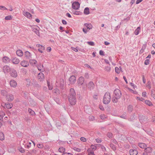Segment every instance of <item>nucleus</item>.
Listing matches in <instances>:
<instances>
[{"mask_svg": "<svg viewBox=\"0 0 155 155\" xmlns=\"http://www.w3.org/2000/svg\"><path fill=\"white\" fill-rule=\"evenodd\" d=\"M68 99L71 105H74L75 104L76 102V94L74 88L70 89L68 96Z\"/></svg>", "mask_w": 155, "mask_h": 155, "instance_id": "1", "label": "nucleus"}, {"mask_svg": "<svg viewBox=\"0 0 155 155\" xmlns=\"http://www.w3.org/2000/svg\"><path fill=\"white\" fill-rule=\"evenodd\" d=\"M121 96V91L118 89H116L114 90V97L112 98V101L114 103H116Z\"/></svg>", "mask_w": 155, "mask_h": 155, "instance_id": "2", "label": "nucleus"}, {"mask_svg": "<svg viewBox=\"0 0 155 155\" xmlns=\"http://www.w3.org/2000/svg\"><path fill=\"white\" fill-rule=\"evenodd\" d=\"M111 100L110 94L109 92H107L104 94L103 102L104 104H108Z\"/></svg>", "mask_w": 155, "mask_h": 155, "instance_id": "3", "label": "nucleus"}, {"mask_svg": "<svg viewBox=\"0 0 155 155\" xmlns=\"http://www.w3.org/2000/svg\"><path fill=\"white\" fill-rule=\"evenodd\" d=\"M139 121L141 123H145L147 121V118L144 116H139Z\"/></svg>", "mask_w": 155, "mask_h": 155, "instance_id": "4", "label": "nucleus"}, {"mask_svg": "<svg viewBox=\"0 0 155 155\" xmlns=\"http://www.w3.org/2000/svg\"><path fill=\"white\" fill-rule=\"evenodd\" d=\"M84 79L83 77H80L77 82L79 86H81L84 84Z\"/></svg>", "mask_w": 155, "mask_h": 155, "instance_id": "5", "label": "nucleus"}, {"mask_svg": "<svg viewBox=\"0 0 155 155\" xmlns=\"http://www.w3.org/2000/svg\"><path fill=\"white\" fill-rule=\"evenodd\" d=\"M72 6L74 9L77 10L80 7V4L78 2H75L72 3Z\"/></svg>", "mask_w": 155, "mask_h": 155, "instance_id": "6", "label": "nucleus"}, {"mask_svg": "<svg viewBox=\"0 0 155 155\" xmlns=\"http://www.w3.org/2000/svg\"><path fill=\"white\" fill-rule=\"evenodd\" d=\"M9 74L11 76L16 78L17 76V73L16 71L13 68L12 69L11 71L9 72Z\"/></svg>", "mask_w": 155, "mask_h": 155, "instance_id": "7", "label": "nucleus"}, {"mask_svg": "<svg viewBox=\"0 0 155 155\" xmlns=\"http://www.w3.org/2000/svg\"><path fill=\"white\" fill-rule=\"evenodd\" d=\"M12 69L8 65H5L3 68V71L5 73H9Z\"/></svg>", "mask_w": 155, "mask_h": 155, "instance_id": "8", "label": "nucleus"}, {"mask_svg": "<svg viewBox=\"0 0 155 155\" xmlns=\"http://www.w3.org/2000/svg\"><path fill=\"white\" fill-rule=\"evenodd\" d=\"M14 99L13 95L11 94H9L6 96V99L8 101H11Z\"/></svg>", "mask_w": 155, "mask_h": 155, "instance_id": "9", "label": "nucleus"}, {"mask_svg": "<svg viewBox=\"0 0 155 155\" xmlns=\"http://www.w3.org/2000/svg\"><path fill=\"white\" fill-rule=\"evenodd\" d=\"M94 87V83L92 81H90L87 85L88 88L90 90L93 89Z\"/></svg>", "mask_w": 155, "mask_h": 155, "instance_id": "10", "label": "nucleus"}, {"mask_svg": "<svg viewBox=\"0 0 155 155\" xmlns=\"http://www.w3.org/2000/svg\"><path fill=\"white\" fill-rule=\"evenodd\" d=\"M76 78L75 76L72 75L69 78V81L71 84H73L76 81Z\"/></svg>", "mask_w": 155, "mask_h": 155, "instance_id": "11", "label": "nucleus"}, {"mask_svg": "<svg viewBox=\"0 0 155 155\" xmlns=\"http://www.w3.org/2000/svg\"><path fill=\"white\" fill-rule=\"evenodd\" d=\"M20 64L23 67H26L29 65V64L28 61L24 60L20 62Z\"/></svg>", "mask_w": 155, "mask_h": 155, "instance_id": "12", "label": "nucleus"}, {"mask_svg": "<svg viewBox=\"0 0 155 155\" xmlns=\"http://www.w3.org/2000/svg\"><path fill=\"white\" fill-rule=\"evenodd\" d=\"M22 13L23 15L28 18L30 19L31 18L32 15L29 12L24 11Z\"/></svg>", "mask_w": 155, "mask_h": 155, "instance_id": "13", "label": "nucleus"}, {"mask_svg": "<svg viewBox=\"0 0 155 155\" xmlns=\"http://www.w3.org/2000/svg\"><path fill=\"white\" fill-rule=\"evenodd\" d=\"M144 151L145 152L144 153H146L147 154H149L152 153V149L150 147H148L145 148Z\"/></svg>", "mask_w": 155, "mask_h": 155, "instance_id": "14", "label": "nucleus"}, {"mask_svg": "<svg viewBox=\"0 0 155 155\" xmlns=\"http://www.w3.org/2000/svg\"><path fill=\"white\" fill-rule=\"evenodd\" d=\"M129 153L130 155H137L138 152L136 150L131 149L129 151Z\"/></svg>", "mask_w": 155, "mask_h": 155, "instance_id": "15", "label": "nucleus"}, {"mask_svg": "<svg viewBox=\"0 0 155 155\" xmlns=\"http://www.w3.org/2000/svg\"><path fill=\"white\" fill-rule=\"evenodd\" d=\"M2 61L5 63H7L10 62L11 59L6 56L4 57L2 59Z\"/></svg>", "mask_w": 155, "mask_h": 155, "instance_id": "16", "label": "nucleus"}, {"mask_svg": "<svg viewBox=\"0 0 155 155\" xmlns=\"http://www.w3.org/2000/svg\"><path fill=\"white\" fill-rule=\"evenodd\" d=\"M12 61L14 64H18L20 62L19 60L16 58H12Z\"/></svg>", "mask_w": 155, "mask_h": 155, "instance_id": "17", "label": "nucleus"}, {"mask_svg": "<svg viewBox=\"0 0 155 155\" xmlns=\"http://www.w3.org/2000/svg\"><path fill=\"white\" fill-rule=\"evenodd\" d=\"M38 70L41 71L43 72L44 71V69H42L43 68V66L41 63H39L38 66H37Z\"/></svg>", "mask_w": 155, "mask_h": 155, "instance_id": "18", "label": "nucleus"}, {"mask_svg": "<svg viewBox=\"0 0 155 155\" xmlns=\"http://www.w3.org/2000/svg\"><path fill=\"white\" fill-rule=\"evenodd\" d=\"M60 87L62 89H63L64 86V81L63 79H60Z\"/></svg>", "mask_w": 155, "mask_h": 155, "instance_id": "19", "label": "nucleus"}, {"mask_svg": "<svg viewBox=\"0 0 155 155\" xmlns=\"http://www.w3.org/2000/svg\"><path fill=\"white\" fill-rule=\"evenodd\" d=\"M10 85L12 87H15L17 85V83L14 80H11L10 82Z\"/></svg>", "mask_w": 155, "mask_h": 155, "instance_id": "20", "label": "nucleus"}, {"mask_svg": "<svg viewBox=\"0 0 155 155\" xmlns=\"http://www.w3.org/2000/svg\"><path fill=\"white\" fill-rule=\"evenodd\" d=\"M84 26L87 28V30H90L92 28V26L91 24L85 23Z\"/></svg>", "mask_w": 155, "mask_h": 155, "instance_id": "21", "label": "nucleus"}, {"mask_svg": "<svg viewBox=\"0 0 155 155\" xmlns=\"http://www.w3.org/2000/svg\"><path fill=\"white\" fill-rule=\"evenodd\" d=\"M25 55L26 59H29L31 58V55L30 53L28 51H26L25 52Z\"/></svg>", "mask_w": 155, "mask_h": 155, "instance_id": "22", "label": "nucleus"}, {"mask_svg": "<svg viewBox=\"0 0 155 155\" xmlns=\"http://www.w3.org/2000/svg\"><path fill=\"white\" fill-rule=\"evenodd\" d=\"M29 63L31 64L32 65H35L37 64V62L35 60L30 59L29 60Z\"/></svg>", "mask_w": 155, "mask_h": 155, "instance_id": "23", "label": "nucleus"}, {"mask_svg": "<svg viewBox=\"0 0 155 155\" xmlns=\"http://www.w3.org/2000/svg\"><path fill=\"white\" fill-rule=\"evenodd\" d=\"M138 146L140 148L143 149L146 148L147 147L146 144L142 143H138Z\"/></svg>", "mask_w": 155, "mask_h": 155, "instance_id": "24", "label": "nucleus"}, {"mask_svg": "<svg viewBox=\"0 0 155 155\" xmlns=\"http://www.w3.org/2000/svg\"><path fill=\"white\" fill-rule=\"evenodd\" d=\"M16 54L19 56L21 57L23 55V53L21 50H18L16 51Z\"/></svg>", "mask_w": 155, "mask_h": 155, "instance_id": "25", "label": "nucleus"}, {"mask_svg": "<svg viewBox=\"0 0 155 155\" xmlns=\"http://www.w3.org/2000/svg\"><path fill=\"white\" fill-rule=\"evenodd\" d=\"M38 78L39 79L42 80L44 78V75L43 73H40L38 74Z\"/></svg>", "mask_w": 155, "mask_h": 155, "instance_id": "26", "label": "nucleus"}, {"mask_svg": "<svg viewBox=\"0 0 155 155\" xmlns=\"http://www.w3.org/2000/svg\"><path fill=\"white\" fill-rule=\"evenodd\" d=\"M133 110V106L131 105H129L127 107V110L128 112L130 113Z\"/></svg>", "mask_w": 155, "mask_h": 155, "instance_id": "27", "label": "nucleus"}, {"mask_svg": "<svg viewBox=\"0 0 155 155\" xmlns=\"http://www.w3.org/2000/svg\"><path fill=\"white\" fill-rule=\"evenodd\" d=\"M5 106L7 109H10L12 107L13 105L12 104H5Z\"/></svg>", "mask_w": 155, "mask_h": 155, "instance_id": "28", "label": "nucleus"}, {"mask_svg": "<svg viewBox=\"0 0 155 155\" xmlns=\"http://www.w3.org/2000/svg\"><path fill=\"white\" fill-rule=\"evenodd\" d=\"M84 12L85 15H88L90 13L89 8L88 7L85 8L84 9Z\"/></svg>", "mask_w": 155, "mask_h": 155, "instance_id": "29", "label": "nucleus"}, {"mask_svg": "<svg viewBox=\"0 0 155 155\" xmlns=\"http://www.w3.org/2000/svg\"><path fill=\"white\" fill-rule=\"evenodd\" d=\"M28 111L29 113L32 116H34L35 114V112L30 108L28 109Z\"/></svg>", "mask_w": 155, "mask_h": 155, "instance_id": "30", "label": "nucleus"}, {"mask_svg": "<svg viewBox=\"0 0 155 155\" xmlns=\"http://www.w3.org/2000/svg\"><path fill=\"white\" fill-rule=\"evenodd\" d=\"M88 155H95L93 151L91 150L90 149H88L87 150Z\"/></svg>", "mask_w": 155, "mask_h": 155, "instance_id": "31", "label": "nucleus"}, {"mask_svg": "<svg viewBox=\"0 0 155 155\" xmlns=\"http://www.w3.org/2000/svg\"><path fill=\"white\" fill-rule=\"evenodd\" d=\"M140 30V28L139 27H138L137 28V29L134 32V33L136 35H137L139 34Z\"/></svg>", "mask_w": 155, "mask_h": 155, "instance_id": "32", "label": "nucleus"}, {"mask_svg": "<svg viewBox=\"0 0 155 155\" xmlns=\"http://www.w3.org/2000/svg\"><path fill=\"white\" fill-rule=\"evenodd\" d=\"M145 103L149 106L153 105L152 102L148 100H146L145 101Z\"/></svg>", "mask_w": 155, "mask_h": 155, "instance_id": "33", "label": "nucleus"}, {"mask_svg": "<svg viewBox=\"0 0 155 155\" xmlns=\"http://www.w3.org/2000/svg\"><path fill=\"white\" fill-rule=\"evenodd\" d=\"M58 150L60 152L64 153L65 151V149L63 147H61L58 149Z\"/></svg>", "mask_w": 155, "mask_h": 155, "instance_id": "34", "label": "nucleus"}, {"mask_svg": "<svg viewBox=\"0 0 155 155\" xmlns=\"http://www.w3.org/2000/svg\"><path fill=\"white\" fill-rule=\"evenodd\" d=\"M151 96L154 99H155V92L153 90H152L151 91Z\"/></svg>", "mask_w": 155, "mask_h": 155, "instance_id": "35", "label": "nucleus"}, {"mask_svg": "<svg viewBox=\"0 0 155 155\" xmlns=\"http://www.w3.org/2000/svg\"><path fill=\"white\" fill-rule=\"evenodd\" d=\"M4 139V136L3 133L0 132V140H3Z\"/></svg>", "mask_w": 155, "mask_h": 155, "instance_id": "36", "label": "nucleus"}, {"mask_svg": "<svg viewBox=\"0 0 155 155\" xmlns=\"http://www.w3.org/2000/svg\"><path fill=\"white\" fill-rule=\"evenodd\" d=\"M2 115H0V121H2L3 120V117L5 116V113L3 111H2Z\"/></svg>", "mask_w": 155, "mask_h": 155, "instance_id": "37", "label": "nucleus"}, {"mask_svg": "<svg viewBox=\"0 0 155 155\" xmlns=\"http://www.w3.org/2000/svg\"><path fill=\"white\" fill-rule=\"evenodd\" d=\"M110 147L112 148V149L114 150H115L116 149V148L115 147V145L112 143H110Z\"/></svg>", "mask_w": 155, "mask_h": 155, "instance_id": "38", "label": "nucleus"}, {"mask_svg": "<svg viewBox=\"0 0 155 155\" xmlns=\"http://www.w3.org/2000/svg\"><path fill=\"white\" fill-rule=\"evenodd\" d=\"M134 116L135 114H134L133 115L130 116V118L129 119V120L130 121H133L135 119Z\"/></svg>", "mask_w": 155, "mask_h": 155, "instance_id": "39", "label": "nucleus"}, {"mask_svg": "<svg viewBox=\"0 0 155 155\" xmlns=\"http://www.w3.org/2000/svg\"><path fill=\"white\" fill-rule=\"evenodd\" d=\"M99 117L102 120L104 119L107 117L106 115L103 114L100 115Z\"/></svg>", "mask_w": 155, "mask_h": 155, "instance_id": "40", "label": "nucleus"}, {"mask_svg": "<svg viewBox=\"0 0 155 155\" xmlns=\"http://www.w3.org/2000/svg\"><path fill=\"white\" fill-rule=\"evenodd\" d=\"M32 31H33L34 32H35L37 35H38L39 34V31L36 28H33L32 29Z\"/></svg>", "mask_w": 155, "mask_h": 155, "instance_id": "41", "label": "nucleus"}, {"mask_svg": "<svg viewBox=\"0 0 155 155\" xmlns=\"http://www.w3.org/2000/svg\"><path fill=\"white\" fill-rule=\"evenodd\" d=\"M1 94L3 96L6 95L7 92L5 90H2L1 91Z\"/></svg>", "mask_w": 155, "mask_h": 155, "instance_id": "42", "label": "nucleus"}, {"mask_svg": "<svg viewBox=\"0 0 155 155\" xmlns=\"http://www.w3.org/2000/svg\"><path fill=\"white\" fill-rule=\"evenodd\" d=\"M12 18V16L11 15H8L5 17V19L6 20H10Z\"/></svg>", "mask_w": 155, "mask_h": 155, "instance_id": "43", "label": "nucleus"}, {"mask_svg": "<svg viewBox=\"0 0 155 155\" xmlns=\"http://www.w3.org/2000/svg\"><path fill=\"white\" fill-rule=\"evenodd\" d=\"M145 131L147 133V134L148 135H149L151 136H153V134L152 132V131H151V130H149V131L146 130V131Z\"/></svg>", "mask_w": 155, "mask_h": 155, "instance_id": "44", "label": "nucleus"}, {"mask_svg": "<svg viewBox=\"0 0 155 155\" xmlns=\"http://www.w3.org/2000/svg\"><path fill=\"white\" fill-rule=\"evenodd\" d=\"M115 72L117 74H119L120 72V70L117 67H116L115 68Z\"/></svg>", "mask_w": 155, "mask_h": 155, "instance_id": "45", "label": "nucleus"}, {"mask_svg": "<svg viewBox=\"0 0 155 155\" xmlns=\"http://www.w3.org/2000/svg\"><path fill=\"white\" fill-rule=\"evenodd\" d=\"M91 149L93 150H95L97 148V146L93 145H91Z\"/></svg>", "mask_w": 155, "mask_h": 155, "instance_id": "46", "label": "nucleus"}, {"mask_svg": "<svg viewBox=\"0 0 155 155\" xmlns=\"http://www.w3.org/2000/svg\"><path fill=\"white\" fill-rule=\"evenodd\" d=\"M19 150L20 152L21 153H24L25 152L24 149L22 147H21L19 149Z\"/></svg>", "mask_w": 155, "mask_h": 155, "instance_id": "47", "label": "nucleus"}, {"mask_svg": "<svg viewBox=\"0 0 155 155\" xmlns=\"http://www.w3.org/2000/svg\"><path fill=\"white\" fill-rule=\"evenodd\" d=\"M149 64V60L148 59H146L144 61V64L145 65H148Z\"/></svg>", "mask_w": 155, "mask_h": 155, "instance_id": "48", "label": "nucleus"}, {"mask_svg": "<svg viewBox=\"0 0 155 155\" xmlns=\"http://www.w3.org/2000/svg\"><path fill=\"white\" fill-rule=\"evenodd\" d=\"M37 147L38 148H43L44 147L43 144H38L37 145Z\"/></svg>", "mask_w": 155, "mask_h": 155, "instance_id": "49", "label": "nucleus"}, {"mask_svg": "<svg viewBox=\"0 0 155 155\" xmlns=\"http://www.w3.org/2000/svg\"><path fill=\"white\" fill-rule=\"evenodd\" d=\"M47 84L48 85V89L49 90H51L52 89V87L51 86L50 84V83L48 81H47Z\"/></svg>", "mask_w": 155, "mask_h": 155, "instance_id": "50", "label": "nucleus"}, {"mask_svg": "<svg viewBox=\"0 0 155 155\" xmlns=\"http://www.w3.org/2000/svg\"><path fill=\"white\" fill-rule=\"evenodd\" d=\"M87 43L91 46H94V43L93 41H88Z\"/></svg>", "mask_w": 155, "mask_h": 155, "instance_id": "51", "label": "nucleus"}, {"mask_svg": "<svg viewBox=\"0 0 155 155\" xmlns=\"http://www.w3.org/2000/svg\"><path fill=\"white\" fill-rule=\"evenodd\" d=\"M111 68L110 67H106L105 68V71L109 72Z\"/></svg>", "mask_w": 155, "mask_h": 155, "instance_id": "52", "label": "nucleus"}, {"mask_svg": "<svg viewBox=\"0 0 155 155\" xmlns=\"http://www.w3.org/2000/svg\"><path fill=\"white\" fill-rule=\"evenodd\" d=\"M84 77L86 79H88L89 78V75L88 73H86L84 74Z\"/></svg>", "mask_w": 155, "mask_h": 155, "instance_id": "53", "label": "nucleus"}, {"mask_svg": "<svg viewBox=\"0 0 155 155\" xmlns=\"http://www.w3.org/2000/svg\"><path fill=\"white\" fill-rule=\"evenodd\" d=\"M107 136L109 138H111L112 137V134L110 133H108L107 134Z\"/></svg>", "mask_w": 155, "mask_h": 155, "instance_id": "54", "label": "nucleus"}, {"mask_svg": "<svg viewBox=\"0 0 155 155\" xmlns=\"http://www.w3.org/2000/svg\"><path fill=\"white\" fill-rule=\"evenodd\" d=\"M101 149L104 152H106V150L105 147L103 146H101Z\"/></svg>", "mask_w": 155, "mask_h": 155, "instance_id": "55", "label": "nucleus"}, {"mask_svg": "<svg viewBox=\"0 0 155 155\" xmlns=\"http://www.w3.org/2000/svg\"><path fill=\"white\" fill-rule=\"evenodd\" d=\"M89 118L90 121H93L94 119V117L93 116H91L89 117Z\"/></svg>", "mask_w": 155, "mask_h": 155, "instance_id": "56", "label": "nucleus"}, {"mask_svg": "<svg viewBox=\"0 0 155 155\" xmlns=\"http://www.w3.org/2000/svg\"><path fill=\"white\" fill-rule=\"evenodd\" d=\"M99 54L100 55H102V56L104 55V52L103 51H102L101 50H100L99 51Z\"/></svg>", "mask_w": 155, "mask_h": 155, "instance_id": "57", "label": "nucleus"}, {"mask_svg": "<svg viewBox=\"0 0 155 155\" xmlns=\"http://www.w3.org/2000/svg\"><path fill=\"white\" fill-rule=\"evenodd\" d=\"M3 9V10H7L8 9L7 8H6V7L4 6H0V9Z\"/></svg>", "mask_w": 155, "mask_h": 155, "instance_id": "58", "label": "nucleus"}, {"mask_svg": "<svg viewBox=\"0 0 155 155\" xmlns=\"http://www.w3.org/2000/svg\"><path fill=\"white\" fill-rule=\"evenodd\" d=\"M80 140L83 142H85L87 140L84 137H81L80 138Z\"/></svg>", "mask_w": 155, "mask_h": 155, "instance_id": "59", "label": "nucleus"}, {"mask_svg": "<svg viewBox=\"0 0 155 155\" xmlns=\"http://www.w3.org/2000/svg\"><path fill=\"white\" fill-rule=\"evenodd\" d=\"M74 150L78 152H80L81 151V149H80L76 147H74Z\"/></svg>", "mask_w": 155, "mask_h": 155, "instance_id": "60", "label": "nucleus"}, {"mask_svg": "<svg viewBox=\"0 0 155 155\" xmlns=\"http://www.w3.org/2000/svg\"><path fill=\"white\" fill-rule=\"evenodd\" d=\"M54 93L57 94H59V90L58 89V88H56L55 89V91Z\"/></svg>", "mask_w": 155, "mask_h": 155, "instance_id": "61", "label": "nucleus"}, {"mask_svg": "<svg viewBox=\"0 0 155 155\" xmlns=\"http://www.w3.org/2000/svg\"><path fill=\"white\" fill-rule=\"evenodd\" d=\"M146 47V45H143L142 47V48L141 49V50H142L143 51H144V50L145 49Z\"/></svg>", "mask_w": 155, "mask_h": 155, "instance_id": "62", "label": "nucleus"}, {"mask_svg": "<svg viewBox=\"0 0 155 155\" xmlns=\"http://www.w3.org/2000/svg\"><path fill=\"white\" fill-rule=\"evenodd\" d=\"M96 141L97 143H100L101 142V140L100 138H97L96 139Z\"/></svg>", "mask_w": 155, "mask_h": 155, "instance_id": "63", "label": "nucleus"}, {"mask_svg": "<svg viewBox=\"0 0 155 155\" xmlns=\"http://www.w3.org/2000/svg\"><path fill=\"white\" fill-rule=\"evenodd\" d=\"M62 155H73V154L69 153H63Z\"/></svg>", "mask_w": 155, "mask_h": 155, "instance_id": "64", "label": "nucleus"}]
</instances>
